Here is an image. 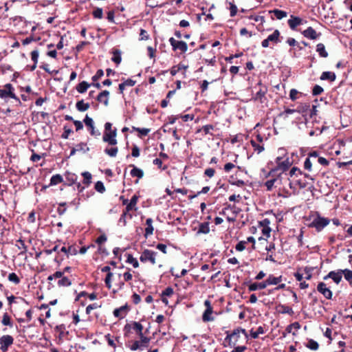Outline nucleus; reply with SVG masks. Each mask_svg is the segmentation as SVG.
<instances>
[{
	"instance_id": "f257e3e1",
	"label": "nucleus",
	"mask_w": 352,
	"mask_h": 352,
	"mask_svg": "<svg viewBox=\"0 0 352 352\" xmlns=\"http://www.w3.org/2000/svg\"><path fill=\"white\" fill-rule=\"evenodd\" d=\"M226 337L224 338L223 343L226 347L248 344V342L249 336L245 329L241 327H237L232 331H226Z\"/></svg>"
},
{
	"instance_id": "f03ea898",
	"label": "nucleus",
	"mask_w": 352,
	"mask_h": 352,
	"mask_svg": "<svg viewBox=\"0 0 352 352\" xmlns=\"http://www.w3.org/2000/svg\"><path fill=\"white\" fill-rule=\"evenodd\" d=\"M329 222L330 220L328 218L317 215L308 226L309 228H315L317 232H320Z\"/></svg>"
},
{
	"instance_id": "7ed1b4c3",
	"label": "nucleus",
	"mask_w": 352,
	"mask_h": 352,
	"mask_svg": "<svg viewBox=\"0 0 352 352\" xmlns=\"http://www.w3.org/2000/svg\"><path fill=\"white\" fill-rule=\"evenodd\" d=\"M157 254V252L151 250L145 249L140 257L142 263L149 261L151 264L155 265L156 263L155 256Z\"/></svg>"
},
{
	"instance_id": "20e7f679",
	"label": "nucleus",
	"mask_w": 352,
	"mask_h": 352,
	"mask_svg": "<svg viewBox=\"0 0 352 352\" xmlns=\"http://www.w3.org/2000/svg\"><path fill=\"white\" fill-rule=\"evenodd\" d=\"M204 305L206 307V309L202 315V320L205 322L213 320L214 318L212 316V315L214 311L211 305L210 300H206L204 302Z\"/></svg>"
},
{
	"instance_id": "39448f33",
	"label": "nucleus",
	"mask_w": 352,
	"mask_h": 352,
	"mask_svg": "<svg viewBox=\"0 0 352 352\" xmlns=\"http://www.w3.org/2000/svg\"><path fill=\"white\" fill-rule=\"evenodd\" d=\"M170 44L173 51L179 50L182 52L185 53L188 50V45L185 41H177L173 37L169 38Z\"/></svg>"
},
{
	"instance_id": "423d86ee",
	"label": "nucleus",
	"mask_w": 352,
	"mask_h": 352,
	"mask_svg": "<svg viewBox=\"0 0 352 352\" xmlns=\"http://www.w3.org/2000/svg\"><path fill=\"white\" fill-rule=\"evenodd\" d=\"M14 338L12 336L4 335L0 338V349L2 352H6L8 348L13 344Z\"/></svg>"
},
{
	"instance_id": "0eeeda50",
	"label": "nucleus",
	"mask_w": 352,
	"mask_h": 352,
	"mask_svg": "<svg viewBox=\"0 0 352 352\" xmlns=\"http://www.w3.org/2000/svg\"><path fill=\"white\" fill-rule=\"evenodd\" d=\"M317 291L322 294L324 297L327 300L332 299L333 293L327 285L323 282H320L317 285Z\"/></svg>"
},
{
	"instance_id": "6e6552de",
	"label": "nucleus",
	"mask_w": 352,
	"mask_h": 352,
	"mask_svg": "<svg viewBox=\"0 0 352 352\" xmlns=\"http://www.w3.org/2000/svg\"><path fill=\"white\" fill-rule=\"evenodd\" d=\"M130 309H131L130 306L128 305V303H126L123 306H121L119 308L115 309L113 311V314L116 318H118L119 319H122L128 314V312L130 311Z\"/></svg>"
},
{
	"instance_id": "1a4fd4ad",
	"label": "nucleus",
	"mask_w": 352,
	"mask_h": 352,
	"mask_svg": "<svg viewBox=\"0 0 352 352\" xmlns=\"http://www.w3.org/2000/svg\"><path fill=\"white\" fill-rule=\"evenodd\" d=\"M83 122L90 131V134L91 135L98 136L100 135V132L99 131H95L94 120L88 115L85 116V118L83 119Z\"/></svg>"
},
{
	"instance_id": "9d476101",
	"label": "nucleus",
	"mask_w": 352,
	"mask_h": 352,
	"mask_svg": "<svg viewBox=\"0 0 352 352\" xmlns=\"http://www.w3.org/2000/svg\"><path fill=\"white\" fill-rule=\"evenodd\" d=\"M292 164V162L289 160V159L287 157L285 160H283L280 164H279V166H277L275 168L272 169L269 173L268 176H274V173L277 172L278 170L282 169L283 171L287 170Z\"/></svg>"
},
{
	"instance_id": "9b49d317",
	"label": "nucleus",
	"mask_w": 352,
	"mask_h": 352,
	"mask_svg": "<svg viewBox=\"0 0 352 352\" xmlns=\"http://www.w3.org/2000/svg\"><path fill=\"white\" fill-rule=\"evenodd\" d=\"M342 278V270H338V271H331L323 278L324 280L331 278L338 285L341 282Z\"/></svg>"
},
{
	"instance_id": "f8f14e48",
	"label": "nucleus",
	"mask_w": 352,
	"mask_h": 352,
	"mask_svg": "<svg viewBox=\"0 0 352 352\" xmlns=\"http://www.w3.org/2000/svg\"><path fill=\"white\" fill-rule=\"evenodd\" d=\"M94 194H95V192L92 190L87 191L86 193L82 194L80 197H78V199L75 198L74 200H72L69 203V205L76 206V209H78L79 207V205H80V200H82V199L87 200L89 197L93 196Z\"/></svg>"
},
{
	"instance_id": "ddd939ff",
	"label": "nucleus",
	"mask_w": 352,
	"mask_h": 352,
	"mask_svg": "<svg viewBox=\"0 0 352 352\" xmlns=\"http://www.w3.org/2000/svg\"><path fill=\"white\" fill-rule=\"evenodd\" d=\"M245 285H248V290L250 292H254L256 291L258 289H263L267 287V284L265 283V281H263L261 283H251L250 281L245 282Z\"/></svg>"
},
{
	"instance_id": "4468645a",
	"label": "nucleus",
	"mask_w": 352,
	"mask_h": 352,
	"mask_svg": "<svg viewBox=\"0 0 352 352\" xmlns=\"http://www.w3.org/2000/svg\"><path fill=\"white\" fill-rule=\"evenodd\" d=\"M110 92L108 90H103L96 97V100L98 102L103 103L104 106L109 105V96Z\"/></svg>"
},
{
	"instance_id": "2eb2a0df",
	"label": "nucleus",
	"mask_w": 352,
	"mask_h": 352,
	"mask_svg": "<svg viewBox=\"0 0 352 352\" xmlns=\"http://www.w3.org/2000/svg\"><path fill=\"white\" fill-rule=\"evenodd\" d=\"M302 34L306 38L315 40L318 38V37L320 36L321 34H318L312 27H309L302 32Z\"/></svg>"
},
{
	"instance_id": "dca6fc26",
	"label": "nucleus",
	"mask_w": 352,
	"mask_h": 352,
	"mask_svg": "<svg viewBox=\"0 0 352 352\" xmlns=\"http://www.w3.org/2000/svg\"><path fill=\"white\" fill-rule=\"evenodd\" d=\"M65 179L66 181L68 182V183H66L64 182L63 185L64 186H72L73 184L76 183V181L78 179V176L73 173H70L69 171H66L65 174Z\"/></svg>"
},
{
	"instance_id": "f3484780",
	"label": "nucleus",
	"mask_w": 352,
	"mask_h": 352,
	"mask_svg": "<svg viewBox=\"0 0 352 352\" xmlns=\"http://www.w3.org/2000/svg\"><path fill=\"white\" fill-rule=\"evenodd\" d=\"M287 23L292 30H295L297 26L302 23V19L298 16L292 15Z\"/></svg>"
},
{
	"instance_id": "a211bd4d",
	"label": "nucleus",
	"mask_w": 352,
	"mask_h": 352,
	"mask_svg": "<svg viewBox=\"0 0 352 352\" xmlns=\"http://www.w3.org/2000/svg\"><path fill=\"white\" fill-rule=\"evenodd\" d=\"M282 280H283V276H279L278 277H276L274 275L270 274V275H269V276L267 277V278L265 281V283L267 284V285H278Z\"/></svg>"
},
{
	"instance_id": "6ab92c4d",
	"label": "nucleus",
	"mask_w": 352,
	"mask_h": 352,
	"mask_svg": "<svg viewBox=\"0 0 352 352\" xmlns=\"http://www.w3.org/2000/svg\"><path fill=\"white\" fill-rule=\"evenodd\" d=\"M111 53L113 54L111 60L116 65H119L122 61V52L119 49L113 48Z\"/></svg>"
},
{
	"instance_id": "aec40b11",
	"label": "nucleus",
	"mask_w": 352,
	"mask_h": 352,
	"mask_svg": "<svg viewBox=\"0 0 352 352\" xmlns=\"http://www.w3.org/2000/svg\"><path fill=\"white\" fill-rule=\"evenodd\" d=\"M130 166L133 167L130 172V174L133 177H137L138 179L143 177L144 171L141 168L135 166L133 164H131Z\"/></svg>"
},
{
	"instance_id": "412c9836",
	"label": "nucleus",
	"mask_w": 352,
	"mask_h": 352,
	"mask_svg": "<svg viewBox=\"0 0 352 352\" xmlns=\"http://www.w3.org/2000/svg\"><path fill=\"white\" fill-rule=\"evenodd\" d=\"M336 78L335 73L331 72H323L320 77L321 80H329L331 82H333Z\"/></svg>"
},
{
	"instance_id": "4be33fe9",
	"label": "nucleus",
	"mask_w": 352,
	"mask_h": 352,
	"mask_svg": "<svg viewBox=\"0 0 352 352\" xmlns=\"http://www.w3.org/2000/svg\"><path fill=\"white\" fill-rule=\"evenodd\" d=\"M90 104L89 102H85L84 100L77 101L76 108L80 112H84L89 109Z\"/></svg>"
},
{
	"instance_id": "5701e85b",
	"label": "nucleus",
	"mask_w": 352,
	"mask_h": 352,
	"mask_svg": "<svg viewBox=\"0 0 352 352\" xmlns=\"http://www.w3.org/2000/svg\"><path fill=\"white\" fill-rule=\"evenodd\" d=\"M102 140L111 146H115L118 143L116 138L111 137V135H109V133L107 131L104 132Z\"/></svg>"
},
{
	"instance_id": "b1692460",
	"label": "nucleus",
	"mask_w": 352,
	"mask_h": 352,
	"mask_svg": "<svg viewBox=\"0 0 352 352\" xmlns=\"http://www.w3.org/2000/svg\"><path fill=\"white\" fill-rule=\"evenodd\" d=\"M91 85L87 81L83 80L77 85L76 89L78 93L83 94L87 91Z\"/></svg>"
},
{
	"instance_id": "393cba45",
	"label": "nucleus",
	"mask_w": 352,
	"mask_h": 352,
	"mask_svg": "<svg viewBox=\"0 0 352 352\" xmlns=\"http://www.w3.org/2000/svg\"><path fill=\"white\" fill-rule=\"evenodd\" d=\"M60 252L65 253L67 258L69 257V254L76 255L78 253L77 250L72 245H70L68 248L63 246L60 249Z\"/></svg>"
},
{
	"instance_id": "a878e982",
	"label": "nucleus",
	"mask_w": 352,
	"mask_h": 352,
	"mask_svg": "<svg viewBox=\"0 0 352 352\" xmlns=\"http://www.w3.org/2000/svg\"><path fill=\"white\" fill-rule=\"evenodd\" d=\"M239 169V166H236L234 163L232 162H227L223 166V170L226 173H231V172H236Z\"/></svg>"
},
{
	"instance_id": "bb28decb",
	"label": "nucleus",
	"mask_w": 352,
	"mask_h": 352,
	"mask_svg": "<svg viewBox=\"0 0 352 352\" xmlns=\"http://www.w3.org/2000/svg\"><path fill=\"white\" fill-rule=\"evenodd\" d=\"M60 183H64L62 175L56 174L51 177L49 186H55Z\"/></svg>"
},
{
	"instance_id": "cd10ccee",
	"label": "nucleus",
	"mask_w": 352,
	"mask_h": 352,
	"mask_svg": "<svg viewBox=\"0 0 352 352\" xmlns=\"http://www.w3.org/2000/svg\"><path fill=\"white\" fill-rule=\"evenodd\" d=\"M316 52L319 54V56L322 58H327L328 56V52L325 50V47L322 43H318L316 45Z\"/></svg>"
},
{
	"instance_id": "c85d7f7f",
	"label": "nucleus",
	"mask_w": 352,
	"mask_h": 352,
	"mask_svg": "<svg viewBox=\"0 0 352 352\" xmlns=\"http://www.w3.org/2000/svg\"><path fill=\"white\" fill-rule=\"evenodd\" d=\"M81 175L83 177L82 184L86 186H89L91 183V174L88 171H85Z\"/></svg>"
},
{
	"instance_id": "c756f323",
	"label": "nucleus",
	"mask_w": 352,
	"mask_h": 352,
	"mask_svg": "<svg viewBox=\"0 0 352 352\" xmlns=\"http://www.w3.org/2000/svg\"><path fill=\"white\" fill-rule=\"evenodd\" d=\"M94 10L91 12V14L94 19H101L103 18V10L102 8L99 7H93Z\"/></svg>"
},
{
	"instance_id": "7c9ffc66",
	"label": "nucleus",
	"mask_w": 352,
	"mask_h": 352,
	"mask_svg": "<svg viewBox=\"0 0 352 352\" xmlns=\"http://www.w3.org/2000/svg\"><path fill=\"white\" fill-rule=\"evenodd\" d=\"M279 36H280V32L278 30H275L272 34H270L267 36V38L268 39V41H270V42H272L274 43H278L280 42Z\"/></svg>"
},
{
	"instance_id": "2f4dec72",
	"label": "nucleus",
	"mask_w": 352,
	"mask_h": 352,
	"mask_svg": "<svg viewBox=\"0 0 352 352\" xmlns=\"http://www.w3.org/2000/svg\"><path fill=\"white\" fill-rule=\"evenodd\" d=\"M132 327H133V329L136 332V333L138 334V336H140L141 334L143 333L142 331H143V325L140 322H136V321H132Z\"/></svg>"
},
{
	"instance_id": "473e14b6",
	"label": "nucleus",
	"mask_w": 352,
	"mask_h": 352,
	"mask_svg": "<svg viewBox=\"0 0 352 352\" xmlns=\"http://www.w3.org/2000/svg\"><path fill=\"white\" fill-rule=\"evenodd\" d=\"M1 324L4 326H8L10 327H12L13 322L12 321L11 317L8 315V313H4L3 315V318L1 320Z\"/></svg>"
},
{
	"instance_id": "72a5a7b5",
	"label": "nucleus",
	"mask_w": 352,
	"mask_h": 352,
	"mask_svg": "<svg viewBox=\"0 0 352 352\" xmlns=\"http://www.w3.org/2000/svg\"><path fill=\"white\" fill-rule=\"evenodd\" d=\"M209 231H210L209 223L204 222V223H201L199 224L197 234H207L209 232Z\"/></svg>"
},
{
	"instance_id": "f704fd0d",
	"label": "nucleus",
	"mask_w": 352,
	"mask_h": 352,
	"mask_svg": "<svg viewBox=\"0 0 352 352\" xmlns=\"http://www.w3.org/2000/svg\"><path fill=\"white\" fill-rule=\"evenodd\" d=\"M175 91H176V89H174V90H171V91H169L166 96V98L162 100L161 101V107L162 108H165L168 106V99L170 98L175 94Z\"/></svg>"
},
{
	"instance_id": "c9c22d12",
	"label": "nucleus",
	"mask_w": 352,
	"mask_h": 352,
	"mask_svg": "<svg viewBox=\"0 0 352 352\" xmlns=\"http://www.w3.org/2000/svg\"><path fill=\"white\" fill-rule=\"evenodd\" d=\"M126 262L131 264L134 268H137L139 267V263L138 260L133 256L131 254H126Z\"/></svg>"
},
{
	"instance_id": "e433bc0d",
	"label": "nucleus",
	"mask_w": 352,
	"mask_h": 352,
	"mask_svg": "<svg viewBox=\"0 0 352 352\" xmlns=\"http://www.w3.org/2000/svg\"><path fill=\"white\" fill-rule=\"evenodd\" d=\"M250 333L251 338H252L254 339H256L258 338V336L260 334L265 333V330L263 327L260 326L257 328L256 331H254L253 329H251Z\"/></svg>"
},
{
	"instance_id": "4c0bfd02",
	"label": "nucleus",
	"mask_w": 352,
	"mask_h": 352,
	"mask_svg": "<svg viewBox=\"0 0 352 352\" xmlns=\"http://www.w3.org/2000/svg\"><path fill=\"white\" fill-rule=\"evenodd\" d=\"M41 40V37L40 36H34V34H31V35L27 38H25V39L22 40V44L23 45H28L30 44V43L33 42V41H38Z\"/></svg>"
},
{
	"instance_id": "58836bf2",
	"label": "nucleus",
	"mask_w": 352,
	"mask_h": 352,
	"mask_svg": "<svg viewBox=\"0 0 352 352\" xmlns=\"http://www.w3.org/2000/svg\"><path fill=\"white\" fill-rule=\"evenodd\" d=\"M270 12L274 13V14L275 15L276 19H279V20L283 19L284 17H286L287 14V13L285 11L278 10V9H274L273 10H271V11H270Z\"/></svg>"
},
{
	"instance_id": "ea45409f",
	"label": "nucleus",
	"mask_w": 352,
	"mask_h": 352,
	"mask_svg": "<svg viewBox=\"0 0 352 352\" xmlns=\"http://www.w3.org/2000/svg\"><path fill=\"white\" fill-rule=\"evenodd\" d=\"M59 287H68L72 285V281L67 277L63 276L57 283Z\"/></svg>"
},
{
	"instance_id": "a19ab883",
	"label": "nucleus",
	"mask_w": 352,
	"mask_h": 352,
	"mask_svg": "<svg viewBox=\"0 0 352 352\" xmlns=\"http://www.w3.org/2000/svg\"><path fill=\"white\" fill-rule=\"evenodd\" d=\"M139 337L140 339V342L142 347H148V344L151 340V338L145 336L144 333L139 336Z\"/></svg>"
},
{
	"instance_id": "79ce46f5",
	"label": "nucleus",
	"mask_w": 352,
	"mask_h": 352,
	"mask_svg": "<svg viewBox=\"0 0 352 352\" xmlns=\"http://www.w3.org/2000/svg\"><path fill=\"white\" fill-rule=\"evenodd\" d=\"M5 89L10 93L12 98L14 100H18V96L14 93V88L10 83H7L4 85Z\"/></svg>"
},
{
	"instance_id": "37998d69",
	"label": "nucleus",
	"mask_w": 352,
	"mask_h": 352,
	"mask_svg": "<svg viewBox=\"0 0 352 352\" xmlns=\"http://www.w3.org/2000/svg\"><path fill=\"white\" fill-rule=\"evenodd\" d=\"M94 189L100 193H104L106 190L104 185L101 181H98L95 183Z\"/></svg>"
},
{
	"instance_id": "c03bdc74",
	"label": "nucleus",
	"mask_w": 352,
	"mask_h": 352,
	"mask_svg": "<svg viewBox=\"0 0 352 352\" xmlns=\"http://www.w3.org/2000/svg\"><path fill=\"white\" fill-rule=\"evenodd\" d=\"M104 151L109 156L113 157L116 156L118 148V147L106 148Z\"/></svg>"
},
{
	"instance_id": "a18cd8bd",
	"label": "nucleus",
	"mask_w": 352,
	"mask_h": 352,
	"mask_svg": "<svg viewBox=\"0 0 352 352\" xmlns=\"http://www.w3.org/2000/svg\"><path fill=\"white\" fill-rule=\"evenodd\" d=\"M306 346L311 350L316 351L318 349L319 344L316 341L314 340L313 339H310L308 340Z\"/></svg>"
},
{
	"instance_id": "49530a36",
	"label": "nucleus",
	"mask_w": 352,
	"mask_h": 352,
	"mask_svg": "<svg viewBox=\"0 0 352 352\" xmlns=\"http://www.w3.org/2000/svg\"><path fill=\"white\" fill-rule=\"evenodd\" d=\"M56 331H58L59 336L58 339L59 340H62L63 336L64 335V330L65 329V326L64 324L56 325L54 328Z\"/></svg>"
},
{
	"instance_id": "de8ad7c7",
	"label": "nucleus",
	"mask_w": 352,
	"mask_h": 352,
	"mask_svg": "<svg viewBox=\"0 0 352 352\" xmlns=\"http://www.w3.org/2000/svg\"><path fill=\"white\" fill-rule=\"evenodd\" d=\"M9 281L14 283V284H19L21 281L19 277L14 272L10 273L8 277Z\"/></svg>"
},
{
	"instance_id": "09e8293b",
	"label": "nucleus",
	"mask_w": 352,
	"mask_h": 352,
	"mask_svg": "<svg viewBox=\"0 0 352 352\" xmlns=\"http://www.w3.org/2000/svg\"><path fill=\"white\" fill-rule=\"evenodd\" d=\"M289 175L291 177H297L298 175H302V172L297 167H293L290 170Z\"/></svg>"
},
{
	"instance_id": "8fccbe9b",
	"label": "nucleus",
	"mask_w": 352,
	"mask_h": 352,
	"mask_svg": "<svg viewBox=\"0 0 352 352\" xmlns=\"http://www.w3.org/2000/svg\"><path fill=\"white\" fill-rule=\"evenodd\" d=\"M247 344L230 346L233 349L230 352H244L247 349Z\"/></svg>"
},
{
	"instance_id": "3c124183",
	"label": "nucleus",
	"mask_w": 352,
	"mask_h": 352,
	"mask_svg": "<svg viewBox=\"0 0 352 352\" xmlns=\"http://www.w3.org/2000/svg\"><path fill=\"white\" fill-rule=\"evenodd\" d=\"M265 186H266L267 190L269 191L272 190L273 188H277L276 182H275V179L274 177L267 180L265 183Z\"/></svg>"
},
{
	"instance_id": "603ef678",
	"label": "nucleus",
	"mask_w": 352,
	"mask_h": 352,
	"mask_svg": "<svg viewBox=\"0 0 352 352\" xmlns=\"http://www.w3.org/2000/svg\"><path fill=\"white\" fill-rule=\"evenodd\" d=\"M251 145L254 148V150L257 152V153H261L264 150V147L263 145H260L256 142L255 140H252L250 141Z\"/></svg>"
},
{
	"instance_id": "864d4df0",
	"label": "nucleus",
	"mask_w": 352,
	"mask_h": 352,
	"mask_svg": "<svg viewBox=\"0 0 352 352\" xmlns=\"http://www.w3.org/2000/svg\"><path fill=\"white\" fill-rule=\"evenodd\" d=\"M131 329H133V327H132V322L131 323H126L124 328H123V331H124V336L125 338H128L131 333Z\"/></svg>"
},
{
	"instance_id": "5fc2aeb1",
	"label": "nucleus",
	"mask_w": 352,
	"mask_h": 352,
	"mask_svg": "<svg viewBox=\"0 0 352 352\" xmlns=\"http://www.w3.org/2000/svg\"><path fill=\"white\" fill-rule=\"evenodd\" d=\"M229 182L233 185L241 187L245 184V182L241 179H235L232 175L230 177Z\"/></svg>"
},
{
	"instance_id": "6e6d98bb",
	"label": "nucleus",
	"mask_w": 352,
	"mask_h": 352,
	"mask_svg": "<svg viewBox=\"0 0 352 352\" xmlns=\"http://www.w3.org/2000/svg\"><path fill=\"white\" fill-rule=\"evenodd\" d=\"M107 241V236L104 233L100 234L95 241L98 246L102 245Z\"/></svg>"
},
{
	"instance_id": "4d7b16f0",
	"label": "nucleus",
	"mask_w": 352,
	"mask_h": 352,
	"mask_svg": "<svg viewBox=\"0 0 352 352\" xmlns=\"http://www.w3.org/2000/svg\"><path fill=\"white\" fill-rule=\"evenodd\" d=\"M296 111H297L296 109H292L287 108L285 109L284 111L280 112L278 114V117L286 118L287 117V115L292 114Z\"/></svg>"
},
{
	"instance_id": "13d9d810",
	"label": "nucleus",
	"mask_w": 352,
	"mask_h": 352,
	"mask_svg": "<svg viewBox=\"0 0 352 352\" xmlns=\"http://www.w3.org/2000/svg\"><path fill=\"white\" fill-rule=\"evenodd\" d=\"M113 275V274L112 272L107 273L104 278L105 285L108 289H111V280Z\"/></svg>"
},
{
	"instance_id": "bf43d9fd",
	"label": "nucleus",
	"mask_w": 352,
	"mask_h": 352,
	"mask_svg": "<svg viewBox=\"0 0 352 352\" xmlns=\"http://www.w3.org/2000/svg\"><path fill=\"white\" fill-rule=\"evenodd\" d=\"M344 274V278L349 281L351 282L352 280V271L349 269H344L342 270V275Z\"/></svg>"
},
{
	"instance_id": "052dcab7",
	"label": "nucleus",
	"mask_w": 352,
	"mask_h": 352,
	"mask_svg": "<svg viewBox=\"0 0 352 352\" xmlns=\"http://www.w3.org/2000/svg\"><path fill=\"white\" fill-rule=\"evenodd\" d=\"M267 88L265 87L264 89L263 88H261L256 94V96H255V100H261L262 98H263L265 95V94L267 93Z\"/></svg>"
},
{
	"instance_id": "680f3d73",
	"label": "nucleus",
	"mask_w": 352,
	"mask_h": 352,
	"mask_svg": "<svg viewBox=\"0 0 352 352\" xmlns=\"http://www.w3.org/2000/svg\"><path fill=\"white\" fill-rule=\"evenodd\" d=\"M273 177L275 179L276 186L277 187L280 186L283 184V173L276 174V173H275Z\"/></svg>"
},
{
	"instance_id": "e2e57ef3",
	"label": "nucleus",
	"mask_w": 352,
	"mask_h": 352,
	"mask_svg": "<svg viewBox=\"0 0 352 352\" xmlns=\"http://www.w3.org/2000/svg\"><path fill=\"white\" fill-rule=\"evenodd\" d=\"M294 183L296 186H298L300 188H305L307 185V183L306 182V181L302 180L300 179H296V177L294 178Z\"/></svg>"
},
{
	"instance_id": "0e129e2a",
	"label": "nucleus",
	"mask_w": 352,
	"mask_h": 352,
	"mask_svg": "<svg viewBox=\"0 0 352 352\" xmlns=\"http://www.w3.org/2000/svg\"><path fill=\"white\" fill-rule=\"evenodd\" d=\"M77 151H82L84 153H86L89 151V148L87 146V143L80 142L76 145Z\"/></svg>"
},
{
	"instance_id": "69168bd1",
	"label": "nucleus",
	"mask_w": 352,
	"mask_h": 352,
	"mask_svg": "<svg viewBox=\"0 0 352 352\" xmlns=\"http://www.w3.org/2000/svg\"><path fill=\"white\" fill-rule=\"evenodd\" d=\"M323 91H324V89L321 86H320L318 85H316L313 87V89H312V95L318 96V95L321 94Z\"/></svg>"
},
{
	"instance_id": "338daca9",
	"label": "nucleus",
	"mask_w": 352,
	"mask_h": 352,
	"mask_svg": "<svg viewBox=\"0 0 352 352\" xmlns=\"http://www.w3.org/2000/svg\"><path fill=\"white\" fill-rule=\"evenodd\" d=\"M31 59L33 61L34 63H38V59L39 56V52L37 49L33 50L31 53Z\"/></svg>"
},
{
	"instance_id": "774afa93",
	"label": "nucleus",
	"mask_w": 352,
	"mask_h": 352,
	"mask_svg": "<svg viewBox=\"0 0 352 352\" xmlns=\"http://www.w3.org/2000/svg\"><path fill=\"white\" fill-rule=\"evenodd\" d=\"M63 133L61 134V138L63 139H68L69 135L73 133L72 129L67 128L66 126L63 127Z\"/></svg>"
}]
</instances>
